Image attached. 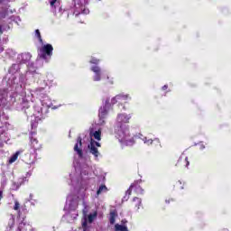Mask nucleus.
Instances as JSON below:
<instances>
[{
	"mask_svg": "<svg viewBox=\"0 0 231 231\" xmlns=\"http://www.w3.org/2000/svg\"><path fill=\"white\" fill-rule=\"evenodd\" d=\"M108 110H109V108H106L104 106L99 109L98 116H99L100 120H104L106 118V116H107Z\"/></svg>",
	"mask_w": 231,
	"mask_h": 231,
	"instance_id": "9d476101",
	"label": "nucleus"
},
{
	"mask_svg": "<svg viewBox=\"0 0 231 231\" xmlns=\"http://www.w3.org/2000/svg\"><path fill=\"white\" fill-rule=\"evenodd\" d=\"M83 214L84 216H86V214H88V211H86L85 209L83 210Z\"/></svg>",
	"mask_w": 231,
	"mask_h": 231,
	"instance_id": "473e14b6",
	"label": "nucleus"
},
{
	"mask_svg": "<svg viewBox=\"0 0 231 231\" xmlns=\"http://www.w3.org/2000/svg\"><path fill=\"white\" fill-rule=\"evenodd\" d=\"M14 226H15V218H10L8 223L9 228H14Z\"/></svg>",
	"mask_w": 231,
	"mask_h": 231,
	"instance_id": "aec40b11",
	"label": "nucleus"
},
{
	"mask_svg": "<svg viewBox=\"0 0 231 231\" xmlns=\"http://www.w3.org/2000/svg\"><path fill=\"white\" fill-rule=\"evenodd\" d=\"M88 217H85L84 221L82 222V228H84V231H86V228H88Z\"/></svg>",
	"mask_w": 231,
	"mask_h": 231,
	"instance_id": "5701e85b",
	"label": "nucleus"
},
{
	"mask_svg": "<svg viewBox=\"0 0 231 231\" xmlns=\"http://www.w3.org/2000/svg\"><path fill=\"white\" fill-rule=\"evenodd\" d=\"M129 120H131V116H127V114H119L116 117L115 133L120 143L125 145H133L134 143V139L129 132V125H127Z\"/></svg>",
	"mask_w": 231,
	"mask_h": 231,
	"instance_id": "f257e3e1",
	"label": "nucleus"
},
{
	"mask_svg": "<svg viewBox=\"0 0 231 231\" xmlns=\"http://www.w3.org/2000/svg\"><path fill=\"white\" fill-rule=\"evenodd\" d=\"M4 196H3V189H0V201L1 199H3Z\"/></svg>",
	"mask_w": 231,
	"mask_h": 231,
	"instance_id": "c756f323",
	"label": "nucleus"
},
{
	"mask_svg": "<svg viewBox=\"0 0 231 231\" xmlns=\"http://www.w3.org/2000/svg\"><path fill=\"white\" fill-rule=\"evenodd\" d=\"M23 225H24V224H23V223H21V224L19 225V226H18V230H19V231L23 230V229H21V227L23 226Z\"/></svg>",
	"mask_w": 231,
	"mask_h": 231,
	"instance_id": "2f4dec72",
	"label": "nucleus"
},
{
	"mask_svg": "<svg viewBox=\"0 0 231 231\" xmlns=\"http://www.w3.org/2000/svg\"><path fill=\"white\" fill-rule=\"evenodd\" d=\"M168 88H169V86H167V85H164V86L162 87V90H163V91L167 90Z\"/></svg>",
	"mask_w": 231,
	"mask_h": 231,
	"instance_id": "7c9ffc66",
	"label": "nucleus"
},
{
	"mask_svg": "<svg viewBox=\"0 0 231 231\" xmlns=\"http://www.w3.org/2000/svg\"><path fill=\"white\" fill-rule=\"evenodd\" d=\"M91 71L95 73L94 81L98 82L102 79V69L98 66H94L91 68Z\"/></svg>",
	"mask_w": 231,
	"mask_h": 231,
	"instance_id": "423d86ee",
	"label": "nucleus"
},
{
	"mask_svg": "<svg viewBox=\"0 0 231 231\" xmlns=\"http://www.w3.org/2000/svg\"><path fill=\"white\" fill-rule=\"evenodd\" d=\"M112 104L110 102L109 98H106L105 101V106L103 107H106V109H109V107H111Z\"/></svg>",
	"mask_w": 231,
	"mask_h": 231,
	"instance_id": "412c9836",
	"label": "nucleus"
},
{
	"mask_svg": "<svg viewBox=\"0 0 231 231\" xmlns=\"http://www.w3.org/2000/svg\"><path fill=\"white\" fill-rule=\"evenodd\" d=\"M116 211H111L110 212V218H109V221H110V225H115V221L116 219Z\"/></svg>",
	"mask_w": 231,
	"mask_h": 231,
	"instance_id": "dca6fc26",
	"label": "nucleus"
},
{
	"mask_svg": "<svg viewBox=\"0 0 231 231\" xmlns=\"http://www.w3.org/2000/svg\"><path fill=\"white\" fill-rule=\"evenodd\" d=\"M116 98L119 102H122L124 100H127V98H129V95H125V94H118L116 95Z\"/></svg>",
	"mask_w": 231,
	"mask_h": 231,
	"instance_id": "f3484780",
	"label": "nucleus"
},
{
	"mask_svg": "<svg viewBox=\"0 0 231 231\" xmlns=\"http://www.w3.org/2000/svg\"><path fill=\"white\" fill-rule=\"evenodd\" d=\"M152 139L144 140V143H148V145H152Z\"/></svg>",
	"mask_w": 231,
	"mask_h": 231,
	"instance_id": "cd10ccee",
	"label": "nucleus"
},
{
	"mask_svg": "<svg viewBox=\"0 0 231 231\" xmlns=\"http://www.w3.org/2000/svg\"><path fill=\"white\" fill-rule=\"evenodd\" d=\"M20 210L22 212V215L23 214H28V208H26V205H23L20 207Z\"/></svg>",
	"mask_w": 231,
	"mask_h": 231,
	"instance_id": "4be33fe9",
	"label": "nucleus"
},
{
	"mask_svg": "<svg viewBox=\"0 0 231 231\" xmlns=\"http://www.w3.org/2000/svg\"><path fill=\"white\" fill-rule=\"evenodd\" d=\"M14 210L17 212L19 217L23 216V212H21V204L17 200L14 201Z\"/></svg>",
	"mask_w": 231,
	"mask_h": 231,
	"instance_id": "f8f14e48",
	"label": "nucleus"
},
{
	"mask_svg": "<svg viewBox=\"0 0 231 231\" xmlns=\"http://www.w3.org/2000/svg\"><path fill=\"white\" fill-rule=\"evenodd\" d=\"M56 3H57V0H51V6H55Z\"/></svg>",
	"mask_w": 231,
	"mask_h": 231,
	"instance_id": "c85d7f7f",
	"label": "nucleus"
},
{
	"mask_svg": "<svg viewBox=\"0 0 231 231\" xmlns=\"http://www.w3.org/2000/svg\"><path fill=\"white\" fill-rule=\"evenodd\" d=\"M141 181L140 180H135L134 183H132L129 187V189L125 192V196L123 198V201H128L131 194L135 192L137 196L140 194H143V189H142V186H140Z\"/></svg>",
	"mask_w": 231,
	"mask_h": 231,
	"instance_id": "f03ea898",
	"label": "nucleus"
},
{
	"mask_svg": "<svg viewBox=\"0 0 231 231\" xmlns=\"http://www.w3.org/2000/svg\"><path fill=\"white\" fill-rule=\"evenodd\" d=\"M48 113H50V108L43 106L38 110L36 118H39V120H45V118H48Z\"/></svg>",
	"mask_w": 231,
	"mask_h": 231,
	"instance_id": "39448f33",
	"label": "nucleus"
},
{
	"mask_svg": "<svg viewBox=\"0 0 231 231\" xmlns=\"http://www.w3.org/2000/svg\"><path fill=\"white\" fill-rule=\"evenodd\" d=\"M106 190H107V187H106V185H101L97 191V196H100V194L106 192Z\"/></svg>",
	"mask_w": 231,
	"mask_h": 231,
	"instance_id": "a211bd4d",
	"label": "nucleus"
},
{
	"mask_svg": "<svg viewBox=\"0 0 231 231\" xmlns=\"http://www.w3.org/2000/svg\"><path fill=\"white\" fill-rule=\"evenodd\" d=\"M93 136H94L95 140H97V142H100V140H102V131L97 130V131L94 132Z\"/></svg>",
	"mask_w": 231,
	"mask_h": 231,
	"instance_id": "ddd939ff",
	"label": "nucleus"
},
{
	"mask_svg": "<svg viewBox=\"0 0 231 231\" xmlns=\"http://www.w3.org/2000/svg\"><path fill=\"white\" fill-rule=\"evenodd\" d=\"M35 33L37 35V38L39 39V42L42 44V37L41 36V31H39V29H36Z\"/></svg>",
	"mask_w": 231,
	"mask_h": 231,
	"instance_id": "6ab92c4d",
	"label": "nucleus"
},
{
	"mask_svg": "<svg viewBox=\"0 0 231 231\" xmlns=\"http://www.w3.org/2000/svg\"><path fill=\"white\" fill-rule=\"evenodd\" d=\"M132 207H134V208H136V210H139L140 207H142V199L134 197L132 200Z\"/></svg>",
	"mask_w": 231,
	"mask_h": 231,
	"instance_id": "0eeeda50",
	"label": "nucleus"
},
{
	"mask_svg": "<svg viewBox=\"0 0 231 231\" xmlns=\"http://www.w3.org/2000/svg\"><path fill=\"white\" fill-rule=\"evenodd\" d=\"M19 154H21V152H16L14 154H13L9 159V163H14V162H17V158H19Z\"/></svg>",
	"mask_w": 231,
	"mask_h": 231,
	"instance_id": "2eb2a0df",
	"label": "nucleus"
},
{
	"mask_svg": "<svg viewBox=\"0 0 231 231\" xmlns=\"http://www.w3.org/2000/svg\"><path fill=\"white\" fill-rule=\"evenodd\" d=\"M90 143H93V146H94V147H102V145L100 144V143H98V142H97V141H95V140H93V139H91Z\"/></svg>",
	"mask_w": 231,
	"mask_h": 231,
	"instance_id": "393cba45",
	"label": "nucleus"
},
{
	"mask_svg": "<svg viewBox=\"0 0 231 231\" xmlns=\"http://www.w3.org/2000/svg\"><path fill=\"white\" fill-rule=\"evenodd\" d=\"M177 166L178 165H181V167H189V165H190V162H189V157H180L179 160H178V162L176 164Z\"/></svg>",
	"mask_w": 231,
	"mask_h": 231,
	"instance_id": "6e6552de",
	"label": "nucleus"
},
{
	"mask_svg": "<svg viewBox=\"0 0 231 231\" xmlns=\"http://www.w3.org/2000/svg\"><path fill=\"white\" fill-rule=\"evenodd\" d=\"M97 216H98V213H97V211H95L93 214H89L87 218L88 223H93V221L97 219Z\"/></svg>",
	"mask_w": 231,
	"mask_h": 231,
	"instance_id": "4468645a",
	"label": "nucleus"
},
{
	"mask_svg": "<svg viewBox=\"0 0 231 231\" xmlns=\"http://www.w3.org/2000/svg\"><path fill=\"white\" fill-rule=\"evenodd\" d=\"M52 55H53L52 44L47 43L39 50L38 57L40 59H42L43 60H46L48 57H51Z\"/></svg>",
	"mask_w": 231,
	"mask_h": 231,
	"instance_id": "7ed1b4c3",
	"label": "nucleus"
},
{
	"mask_svg": "<svg viewBox=\"0 0 231 231\" xmlns=\"http://www.w3.org/2000/svg\"><path fill=\"white\" fill-rule=\"evenodd\" d=\"M74 151L75 152H77L79 158H82L84 156V153L82 152V137L79 136L77 138V143L74 145Z\"/></svg>",
	"mask_w": 231,
	"mask_h": 231,
	"instance_id": "20e7f679",
	"label": "nucleus"
},
{
	"mask_svg": "<svg viewBox=\"0 0 231 231\" xmlns=\"http://www.w3.org/2000/svg\"><path fill=\"white\" fill-rule=\"evenodd\" d=\"M88 149L90 151V153L93 154L95 158H98L100 152H98V149L97 148V146L93 145V143L88 145Z\"/></svg>",
	"mask_w": 231,
	"mask_h": 231,
	"instance_id": "1a4fd4ad",
	"label": "nucleus"
},
{
	"mask_svg": "<svg viewBox=\"0 0 231 231\" xmlns=\"http://www.w3.org/2000/svg\"><path fill=\"white\" fill-rule=\"evenodd\" d=\"M117 102H120L118 98H116V96L111 99L112 106H115V104H117Z\"/></svg>",
	"mask_w": 231,
	"mask_h": 231,
	"instance_id": "a878e982",
	"label": "nucleus"
},
{
	"mask_svg": "<svg viewBox=\"0 0 231 231\" xmlns=\"http://www.w3.org/2000/svg\"><path fill=\"white\" fill-rule=\"evenodd\" d=\"M89 62H90V64H98V62H100V60H98L95 57H92Z\"/></svg>",
	"mask_w": 231,
	"mask_h": 231,
	"instance_id": "b1692460",
	"label": "nucleus"
},
{
	"mask_svg": "<svg viewBox=\"0 0 231 231\" xmlns=\"http://www.w3.org/2000/svg\"><path fill=\"white\" fill-rule=\"evenodd\" d=\"M6 18V12H1L0 13V19H5Z\"/></svg>",
	"mask_w": 231,
	"mask_h": 231,
	"instance_id": "bb28decb",
	"label": "nucleus"
},
{
	"mask_svg": "<svg viewBox=\"0 0 231 231\" xmlns=\"http://www.w3.org/2000/svg\"><path fill=\"white\" fill-rule=\"evenodd\" d=\"M22 60H23V64H26V62H30V60H32V54L30 52L23 53Z\"/></svg>",
	"mask_w": 231,
	"mask_h": 231,
	"instance_id": "9b49d317",
	"label": "nucleus"
}]
</instances>
